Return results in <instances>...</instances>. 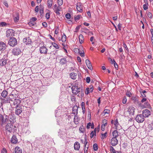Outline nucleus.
<instances>
[{
  "label": "nucleus",
  "mask_w": 153,
  "mask_h": 153,
  "mask_svg": "<svg viewBox=\"0 0 153 153\" xmlns=\"http://www.w3.org/2000/svg\"><path fill=\"white\" fill-rule=\"evenodd\" d=\"M71 90L73 94L76 95L81 92V96H82L84 95L83 91H82V89L78 87V86L76 85H73L71 88Z\"/></svg>",
  "instance_id": "nucleus-1"
},
{
  "label": "nucleus",
  "mask_w": 153,
  "mask_h": 153,
  "mask_svg": "<svg viewBox=\"0 0 153 153\" xmlns=\"http://www.w3.org/2000/svg\"><path fill=\"white\" fill-rule=\"evenodd\" d=\"M15 128H16L15 126L10 123L7 124L6 126V129L10 133L14 132Z\"/></svg>",
  "instance_id": "nucleus-2"
},
{
  "label": "nucleus",
  "mask_w": 153,
  "mask_h": 153,
  "mask_svg": "<svg viewBox=\"0 0 153 153\" xmlns=\"http://www.w3.org/2000/svg\"><path fill=\"white\" fill-rule=\"evenodd\" d=\"M17 43L16 39L14 37L11 38L9 41L8 44L11 46L13 47Z\"/></svg>",
  "instance_id": "nucleus-3"
},
{
  "label": "nucleus",
  "mask_w": 153,
  "mask_h": 153,
  "mask_svg": "<svg viewBox=\"0 0 153 153\" xmlns=\"http://www.w3.org/2000/svg\"><path fill=\"white\" fill-rule=\"evenodd\" d=\"M135 120L139 123H142L144 120V117L141 114L137 115L135 118Z\"/></svg>",
  "instance_id": "nucleus-4"
},
{
  "label": "nucleus",
  "mask_w": 153,
  "mask_h": 153,
  "mask_svg": "<svg viewBox=\"0 0 153 153\" xmlns=\"http://www.w3.org/2000/svg\"><path fill=\"white\" fill-rule=\"evenodd\" d=\"M7 59L6 57H3L0 59V65L1 66H4L7 64Z\"/></svg>",
  "instance_id": "nucleus-5"
},
{
  "label": "nucleus",
  "mask_w": 153,
  "mask_h": 153,
  "mask_svg": "<svg viewBox=\"0 0 153 153\" xmlns=\"http://www.w3.org/2000/svg\"><path fill=\"white\" fill-rule=\"evenodd\" d=\"M23 106L16 107L15 114L17 115H19L22 111V107Z\"/></svg>",
  "instance_id": "nucleus-6"
},
{
  "label": "nucleus",
  "mask_w": 153,
  "mask_h": 153,
  "mask_svg": "<svg viewBox=\"0 0 153 153\" xmlns=\"http://www.w3.org/2000/svg\"><path fill=\"white\" fill-rule=\"evenodd\" d=\"M60 6H57V4H55L53 7L54 11L58 14L59 13V11L61 10V7Z\"/></svg>",
  "instance_id": "nucleus-7"
},
{
  "label": "nucleus",
  "mask_w": 153,
  "mask_h": 153,
  "mask_svg": "<svg viewBox=\"0 0 153 153\" xmlns=\"http://www.w3.org/2000/svg\"><path fill=\"white\" fill-rule=\"evenodd\" d=\"M151 114L149 111L147 109L144 110L143 111V115L144 117H148Z\"/></svg>",
  "instance_id": "nucleus-8"
},
{
  "label": "nucleus",
  "mask_w": 153,
  "mask_h": 153,
  "mask_svg": "<svg viewBox=\"0 0 153 153\" xmlns=\"http://www.w3.org/2000/svg\"><path fill=\"white\" fill-rule=\"evenodd\" d=\"M110 143L113 146H115L118 144V141L117 138L112 137L111 139Z\"/></svg>",
  "instance_id": "nucleus-9"
},
{
  "label": "nucleus",
  "mask_w": 153,
  "mask_h": 153,
  "mask_svg": "<svg viewBox=\"0 0 153 153\" xmlns=\"http://www.w3.org/2000/svg\"><path fill=\"white\" fill-rule=\"evenodd\" d=\"M21 52V50L20 49L18 48H14L12 51L13 53L16 55H19Z\"/></svg>",
  "instance_id": "nucleus-10"
},
{
  "label": "nucleus",
  "mask_w": 153,
  "mask_h": 153,
  "mask_svg": "<svg viewBox=\"0 0 153 153\" xmlns=\"http://www.w3.org/2000/svg\"><path fill=\"white\" fill-rule=\"evenodd\" d=\"M14 33V31L11 29H8L6 31V36L7 37H10Z\"/></svg>",
  "instance_id": "nucleus-11"
},
{
  "label": "nucleus",
  "mask_w": 153,
  "mask_h": 153,
  "mask_svg": "<svg viewBox=\"0 0 153 153\" xmlns=\"http://www.w3.org/2000/svg\"><path fill=\"white\" fill-rule=\"evenodd\" d=\"M39 51L40 53L41 54H46L47 52L48 49L45 47L43 46L40 48Z\"/></svg>",
  "instance_id": "nucleus-12"
},
{
  "label": "nucleus",
  "mask_w": 153,
  "mask_h": 153,
  "mask_svg": "<svg viewBox=\"0 0 153 153\" xmlns=\"http://www.w3.org/2000/svg\"><path fill=\"white\" fill-rule=\"evenodd\" d=\"M134 109L135 108L134 107L132 106L129 107L128 109V112L130 115L134 114Z\"/></svg>",
  "instance_id": "nucleus-13"
},
{
  "label": "nucleus",
  "mask_w": 153,
  "mask_h": 153,
  "mask_svg": "<svg viewBox=\"0 0 153 153\" xmlns=\"http://www.w3.org/2000/svg\"><path fill=\"white\" fill-rule=\"evenodd\" d=\"M76 8L78 11L79 12H82L83 10V7L80 3H78L76 5Z\"/></svg>",
  "instance_id": "nucleus-14"
},
{
  "label": "nucleus",
  "mask_w": 153,
  "mask_h": 153,
  "mask_svg": "<svg viewBox=\"0 0 153 153\" xmlns=\"http://www.w3.org/2000/svg\"><path fill=\"white\" fill-rule=\"evenodd\" d=\"M93 89V86H89V87L87 88L86 89L85 91V94H88L90 93V92H92Z\"/></svg>",
  "instance_id": "nucleus-15"
},
{
  "label": "nucleus",
  "mask_w": 153,
  "mask_h": 153,
  "mask_svg": "<svg viewBox=\"0 0 153 153\" xmlns=\"http://www.w3.org/2000/svg\"><path fill=\"white\" fill-rule=\"evenodd\" d=\"M85 63L88 68L90 70H92V67L90 61L87 59L85 60Z\"/></svg>",
  "instance_id": "nucleus-16"
},
{
  "label": "nucleus",
  "mask_w": 153,
  "mask_h": 153,
  "mask_svg": "<svg viewBox=\"0 0 153 153\" xmlns=\"http://www.w3.org/2000/svg\"><path fill=\"white\" fill-rule=\"evenodd\" d=\"M6 45L2 42H0V51H3L5 49Z\"/></svg>",
  "instance_id": "nucleus-17"
},
{
  "label": "nucleus",
  "mask_w": 153,
  "mask_h": 153,
  "mask_svg": "<svg viewBox=\"0 0 153 153\" xmlns=\"http://www.w3.org/2000/svg\"><path fill=\"white\" fill-rule=\"evenodd\" d=\"M78 107L77 106H74L73 107V114L77 115L78 113Z\"/></svg>",
  "instance_id": "nucleus-18"
},
{
  "label": "nucleus",
  "mask_w": 153,
  "mask_h": 153,
  "mask_svg": "<svg viewBox=\"0 0 153 153\" xmlns=\"http://www.w3.org/2000/svg\"><path fill=\"white\" fill-rule=\"evenodd\" d=\"M23 41L24 42L26 45L30 44L31 42V40L29 38H24Z\"/></svg>",
  "instance_id": "nucleus-19"
},
{
  "label": "nucleus",
  "mask_w": 153,
  "mask_h": 153,
  "mask_svg": "<svg viewBox=\"0 0 153 153\" xmlns=\"http://www.w3.org/2000/svg\"><path fill=\"white\" fill-rule=\"evenodd\" d=\"M11 142L12 143L16 144L17 142V139L16 136L15 135H13L11 139Z\"/></svg>",
  "instance_id": "nucleus-20"
},
{
  "label": "nucleus",
  "mask_w": 153,
  "mask_h": 153,
  "mask_svg": "<svg viewBox=\"0 0 153 153\" xmlns=\"http://www.w3.org/2000/svg\"><path fill=\"white\" fill-rule=\"evenodd\" d=\"M80 147L79 143L78 142H76L74 144V149L75 150H78Z\"/></svg>",
  "instance_id": "nucleus-21"
},
{
  "label": "nucleus",
  "mask_w": 153,
  "mask_h": 153,
  "mask_svg": "<svg viewBox=\"0 0 153 153\" xmlns=\"http://www.w3.org/2000/svg\"><path fill=\"white\" fill-rule=\"evenodd\" d=\"M21 102V100L19 99H15L14 100L13 102V104L16 105V107H19L18 105H19Z\"/></svg>",
  "instance_id": "nucleus-22"
},
{
  "label": "nucleus",
  "mask_w": 153,
  "mask_h": 153,
  "mask_svg": "<svg viewBox=\"0 0 153 153\" xmlns=\"http://www.w3.org/2000/svg\"><path fill=\"white\" fill-rule=\"evenodd\" d=\"M15 153H22V149L19 147H16L15 149Z\"/></svg>",
  "instance_id": "nucleus-23"
},
{
  "label": "nucleus",
  "mask_w": 153,
  "mask_h": 153,
  "mask_svg": "<svg viewBox=\"0 0 153 153\" xmlns=\"http://www.w3.org/2000/svg\"><path fill=\"white\" fill-rule=\"evenodd\" d=\"M74 122L76 124H78L79 123V118H78L77 116L75 115L74 118Z\"/></svg>",
  "instance_id": "nucleus-24"
},
{
  "label": "nucleus",
  "mask_w": 153,
  "mask_h": 153,
  "mask_svg": "<svg viewBox=\"0 0 153 153\" xmlns=\"http://www.w3.org/2000/svg\"><path fill=\"white\" fill-rule=\"evenodd\" d=\"M70 76L71 79H76L77 74L74 73H71L70 74Z\"/></svg>",
  "instance_id": "nucleus-25"
},
{
  "label": "nucleus",
  "mask_w": 153,
  "mask_h": 153,
  "mask_svg": "<svg viewBox=\"0 0 153 153\" xmlns=\"http://www.w3.org/2000/svg\"><path fill=\"white\" fill-rule=\"evenodd\" d=\"M114 127H115L116 129H117L118 128H119V124L118 122V121L117 119H116L115 121L114 122Z\"/></svg>",
  "instance_id": "nucleus-26"
},
{
  "label": "nucleus",
  "mask_w": 153,
  "mask_h": 153,
  "mask_svg": "<svg viewBox=\"0 0 153 153\" xmlns=\"http://www.w3.org/2000/svg\"><path fill=\"white\" fill-rule=\"evenodd\" d=\"M113 137L117 138L118 136V132L117 130L114 131L112 132Z\"/></svg>",
  "instance_id": "nucleus-27"
},
{
  "label": "nucleus",
  "mask_w": 153,
  "mask_h": 153,
  "mask_svg": "<svg viewBox=\"0 0 153 153\" xmlns=\"http://www.w3.org/2000/svg\"><path fill=\"white\" fill-rule=\"evenodd\" d=\"M96 128H95L94 129V131H92L91 132L90 137L91 138H93L94 136L96 135Z\"/></svg>",
  "instance_id": "nucleus-28"
},
{
  "label": "nucleus",
  "mask_w": 153,
  "mask_h": 153,
  "mask_svg": "<svg viewBox=\"0 0 153 153\" xmlns=\"http://www.w3.org/2000/svg\"><path fill=\"white\" fill-rule=\"evenodd\" d=\"M53 0H48V8H51L52 6Z\"/></svg>",
  "instance_id": "nucleus-29"
},
{
  "label": "nucleus",
  "mask_w": 153,
  "mask_h": 153,
  "mask_svg": "<svg viewBox=\"0 0 153 153\" xmlns=\"http://www.w3.org/2000/svg\"><path fill=\"white\" fill-rule=\"evenodd\" d=\"M7 92L6 90L3 91L1 93V95L4 98H5L7 96Z\"/></svg>",
  "instance_id": "nucleus-30"
},
{
  "label": "nucleus",
  "mask_w": 153,
  "mask_h": 153,
  "mask_svg": "<svg viewBox=\"0 0 153 153\" xmlns=\"http://www.w3.org/2000/svg\"><path fill=\"white\" fill-rule=\"evenodd\" d=\"M67 62L66 59L65 58H63L60 59V63L62 65L65 64Z\"/></svg>",
  "instance_id": "nucleus-31"
},
{
  "label": "nucleus",
  "mask_w": 153,
  "mask_h": 153,
  "mask_svg": "<svg viewBox=\"0 0 153 153\" xmlns=\"http://www.w3.org/2000/svg\"><path fill=\"white\" fill-rule=\"evenodd\" d=\"M79 39L80 43H82L83 42L84 40L83 36V35L82 34H80L79 36Z\"/></svg>",
  "instance_id": "nucleus-32"
},
{
  "label": "nucleus",
  "mask_w": 153,
  "mask_h": 153,
  "mask_svg": "<svg viewBox=\"0 0 153 153\" xmlns=\"http://www.w3.org/2000/svg\"><path fill=\"white\" fill-rule=\"evenodd\" d=\"M150 107V104L147 101H146L145 102H144L143 107L144 108H148Z\"/></svg>",
  "instance_id": "nucleus-33"
},
{
  "label": "nucleus",
  "mask_w": 153,
  "mask_h": 153,
  "mask_svg": "<svg viewBox=\"0 0 153 153\" xmlns=\"http://www.w3.org/2000/svg\"><path fill=\"white\" fill-rule=\"evenodd\" d=\"M8 25L5 22H1L0 23V27H6Z\"/></svg>",
  "instance_id": "nucleus-34"
},
{
  "label": "nucleus",
  "mask_w": 153,
  "mask_h": 153,
  "mask_svg": "<svg viewBox=\"0 0 153 153\" xmlns=\"http://www.w3.org/2000/svg\"><path fill=\"white\" fill-rule=\"evenodd\" d=\"M131 100H133L134 103H137L138 102L137 97H131Z\"/></svg>",
  "instance_id": "nucleus-35"
},
{
  "label": "nucleus",
  "mask_w": 153,
  "mask_h": 153,
  "mask_svg": "<svg viewBox=\"0 0 153 153\" xmlns=\"http://www.w3.org/2000/svg\"><path fill=\"white\" fill-rule=\"evenodd\" d=\"M107 132H105V133L103 134H102L101 138L102 139H104L106 138L107 137Z\"/></svg>",
  "instance_id": "nucleus-36"
},
{
  "label": "nucleus",
  "mask_w": 153,
  "mask_h": 153,
  "mask_svg": "<svg viewBox=\"0 0 153 153\" xmlns=\"http://www.w3.org/2000/svg\"><path fill=\"white\" fill-rule=\"evenodd\" d=\"M66 35L65 33H63L62 37V42H65L66 40Z\"/></svg>",
  "instance_id": "nucleus-37"
},
{
  "label": "nucleus",
  "mask_w": 153,
  "mask_h": 153,
  "mask_svg": "<svg viewBox=\"0 0 153 153\" xmlns=\"http://www.w3.org/2000/svg\"><path fill=\"white\" fill-rule=\"evenodd\" d=\"M110 150L111 153H116V150L113 147L111 146L110 148Z\"/></svg>",
  "instance_id": "nucleus-38"
},
{
  "label": "nucleus",
  "mask_w": 153,
  "mask_h": 153,
  "mask_svg": "<svg viewBox=\"0 0 153 153\" xmlns=\"http://www.w3.org/2000/svg\"><path fill=\"white\" fill-rule=\"evenodd\" d=\"M39 12L41 15H42L44 12V9L43 7L41 6L39 8Z\"/></svg>",
  "instance_id": "nucleus-39"
},
{
  "label": "nucleus",
  "mask_w": 153,
  "mask_h": 153,
  "mask_svg": "<svg viewBox=\"0 0 153 153\" xmlns=\"http://www.w3.org/2000/svg\"><path fill=\"white\" fill-rule=\"evenodd\" d=\"M94 149L95 151H97L98 149V146L97 144L95 143L93 145Z\"/></svg>",
  "instance_id": "nucleus-40"
},
{
  "label": "nucleus",
  "mask_w": 153,
  "mask_h": 153,
  "mask_svg": "<svg viewBox=\"0 0 153 153\" xmlns=\"http://www.w3.org/2000/svg\"><path fill=\"white\" fill-rule=\"evenodd\" d=\"M110 112V111L108 109H105L103 111V113L104 114H108Z\"/></svg>",
  "instance_id": "nucleus-41"
},
{
  "label": "nucleus",
  "mask_w": 153,
  "mask_h": 153,
  "mask_svg": "<svg viewBox=\"0 0 153 153\" xmlns=\"http://www.w3.org/2000/svg\"><path fill=\"white\" fill-rule=\"evenodd\" d=\"M107 125V120L105 119H104L102 121V125L105 126Z\"/></svg>",
  "instance_id": "nucleus-42"
},
{
  "label": "nucleus",
  "mask_w": 153,
  "mask_h": 153,
  "mask_svg": "<svg viewBox=\"0 0 153 153\" xmlns=\"http://www.w3.org/2000/svg\"><path fill=\"white\" fill-rule=\"evenodd\" d=\"M81 17V15H78L77 16L74 17V19L76 21L77 20H78Z\"/></svg>",
  "instance_id": "nucleus-43"
},
{
  "label": "nucleus",
  "mask_w": 153,
  "mask_h": 153,
  "mask_svg": "<svg viewBox=\"0 0 153 153\" xmlns=\"http://www.w3.org/2000/svg\"><path fill=\"white\" fill-rule=\"evenodd\" d=\"M19 16L18 15H17L16 17H15L14 18V20L15 22H17L19 20Z\"/></svg>",
  "instance_id": "nucleus-44"
},
{
  "label": "nucleus",
  "mask_w": 153,
  "mask_h": 153,
  "mask_svg": "<svg viewBox=\"0 0 153 153\" xmlns=\"http://www.w3.org/2000/svg\"><path fill=\"white\" fill-rule=\"evenodd\" d=\"M57 2L59 6L62 5L63 4V0H57Z\"/></svg>",
  "instance_id": "nucleus-45"
},
{
  "label": "nucleus",
  "mask_w": 153,
  "mask_h": 153,
  "mask_svg": "<svg viewBox=\"0 0 153 153\" xmlns=\"http://www.w3.org/2000/svg\"><path fill=\"white\" fill-rule=\"evenodd\" d=\"M143 9L145 10H146L148 8V4H145L143 5Z\"/></svg>",
  "instance_id": "nucleus-46"
},
{
  "label": "nucleus",
  "mask_w": 153,
  "mask_h": 153,
  "mask_svg": "<svg viewBox=\"0 0 153 153\" xmlns=\"http://www.w3.org/2000/svg\"><path fill=\"white\" fill-rule=\"evenodd\" d=\"M53 45L56 49H59V46L55 43L53 44Z\"/></svg>",
  "instance_id": "nucleus-47"
},
{
  "label": "nucleus",
  "mask_w": 153,
  "mask_h": 153,
  "mask_svg": "<svg viewBox=\"0 0 153 153\" xmlns=\"http://www.w3.org/2000/svg\"><path fill=\"white\" fill-rule=\"evenodd\" d=\"M127 102V99L126 97L125 96H124L123 97V104H126Z\"/></svg>",
  "instance_id": "nucleus-48"
},
{
  "label": "nucleus",
  "mask_w": 153,
  "mask_h": 153,
  "mask_svg": "<svg viewBox=\"0 0 153 153\" xmlns=\"http://www.w3.org/2000/svg\"><path fill=\"white\" fill-rule=\"evenodd\" d=\"M113 63L114 64V65L115 68L116 69H117V68L118 67L117 64V63H116V62H115V61L114 59H113Z\"/></svg>",
  "instance_id": "nucleus-49"
},
{
  "label": "nucleus",
  "mask_w": 153,
  "mask_h": 153,
  "mask_svg": "<svg viewBox=\"0 0 153 153\" xmlns=\"http://www.w3.org/2000/svg\"><path fill=\"white\" fill-rule=\"evenodd\" d=\"M151 33L152 35V37L151 38V41L153 43V29H152L150 30Z\"/></svg>",
  "instance_id": "nucleus-50"
},
{
  "label": "nucleus",
  "mask_w": 153,
  "mask_h": 153,
  "mask_svg": "<svg viewBox=\"0 0 153 153\" xmlns=\"http://www.w3.org/2000/svg\"><path fill=\"white\" fill-rule=\"evenodd\" d=\"M74 51L76 53H79L80 51V49L75 48L74 49Z\"/></svg>",
  "instance_id": "nucleus-51"
},
{
  "label": "nucleus",
  "mask_w": 153,
  "mask_h": 153,
  "mask_svg": "<svg viewBox=\"0 0 153 153\" xmlns=\"http://www.w3.org/2000/svg\"><path fill=\"white\" fill-rule=\"evenodd\" d=\"M50 14L49 13H47L46 14L45 17L47 19H48L50 18Z\"/></svg>",
  "instance_id": "nucleus-52"
},
{
  "label": "nucleus",
  "mask_w": 153,
  "mask_h": 153,
  "mask_svg": "<svg viewBox=\"0 0 153 153\" xmlns=\"http://www.w3.org/2000/svg\"><path fill=\"white\" fill-rule=\"evenodd\" d=\"M35 22H32V21H30L28 23V24L30 26H34L35 25Z\"/></svg>",
  "instance_id": "nucleus-53"
},
{
  "label": "nucleus",
  "mask_w": 153,
  "mask_h": 153,
  "mask_svg": "<svg viewBox=\"0 0 153 153\" xmlns=\"http://www.w3.org/2000/svg\"><path fill=\"white\" fill-rule=\"evenodd\" d=\"M65 17L68 19H70L71 18V15L70 13H68L65 15Z\"/></svg>",
  "instance_id": "nucleus-54"
},
{
  "label": "nucleus",
  "mask_w": 153,
  "mask_h": 153,
  "mask_svg": "<svg viewBox=\"0 0 153 153\" xmlns=\"http://www.w3.org/2000/svg\"><path fill=\"white\" fill-rule=\"evenodd\" d=\"M92 126V124L91 123H89L87 124L86 127L87 128H90V127L91 126Z\"/></svg>",
  "instance_id": "nucleus-55"
},
{
  "label": "nucleus",
  "mask_w": 153,
  "mask_h": 153,
  "mask_svg": "<svg viewBox=\"0 0 153 153\" xmlns=\"http://www.w3.org/2000/svg\"><path fill=\"white\" fill-rule=\"evenodd\" d=\"M126 95L128 97H130L131 96V94L129 91H127L126 93Z\"/></svg>",
  "instance_id": "nucleus-56"
},
{
  "label": "nucleus",
  "mask_w": 153,
  "mask_h": 153,
  "mask_svg": "<svg viewBox=\"0 0 153 153\" xmlns=\"http://www.w3.org/2000/svg\"><path fill=\"white\" fill-rule=\"evenodd\" d=\"M8 121V119L7 118H5L4 119H3V120H2V123H4L6 122H7Z\"/></svg>",
  "instance_id": "nucleus-57"
},
{
  "label": "nucleus",
  "mask_w": 153,
  "mask_h": 153,
  "mask_svg": "<svg viewBox=\"0 0 153 153\" xmlns=\"http://www.w3.org/2000/svg\"><path fill=\"white\" fill-rule=\"evenodd\" d=\"M39 10V6H37L35 9V11L36 13H38Z\"/></svg>",
  "instance_id": "nucleus-58"
},
{
  "label": "nucleus",
  "mask_w": 153,
  "mask_h": 153,
  "mask_svg": "<svg viewBox=\"0 0 153 153\" xmlns=\"http://www.w3.org/2000/svg\"><path fill=\"white\" fill-rule=\"evenodd\" d=\"M148 16L149 18H152V14L150 12H149L148 13Z\"/></svg>",
  "instance_id": "nucleus-59"
},
{
  "label": "nucleus",
  "mask_w": 153,
  "mask_h": 153,
  "mask_svg": "<svg viewBox=\"0 0 153 153\" xmlns=\"http://www.w3.org/2000/svg\"><path fill=\"white\" fill-rule=\"evenodd\" d=\"M147 101V99L146 98L143 97V99L141 100V102L142 103L145 102Z\"/></svg>",
  "instance_id": "nucleus-60"
},
{
  "label": "nucleus",
  "mask_w": 153,
  "mask_h": 153,
  "mask_svg": "<svg viewBox=\"0 0 153 153\" xmlns=\"http://www.w3.org/2000/svg\"><path fill=\"white\" fill-rule=\"evenodd\" d=\"M86 82L89 83L90 82V78L89 77H88L86 78Z\"/></svg>",
  "instance_id": "nucleus-61"
},
{
  "label": "nucleus",
  "mask_w": 153,
  "mask_h": 153,
  "mask_svg": "<svg viewBox=\"0 0 153 153\" xmlns=\"http://www.w3.org/2000/svg\"><path fill=\"white\" fill-rule=\"evenodd\" d=\"M79 53L80 54V55L82 56V57H83L84 56H85V53H84V52L82 53V52H79Z\"/></svg>",
  "instance_id": "nucleus-62"
},
{
  "label": "nucleus",
  "mask_w": 153,
  "mask_h": 153,
  "mask_svg": "<svg viewBox=\"0 0 153 153\" xmlns=\"http://www.w3.org/2000/svg\"><path fill=\"white\" fill-rule=\"evenodd\" d=\"M7 150L5 149L4 148L1 150V153H7Z\"/></svg>",
  "instance_id": "nucleus-63"
},
{
  "label": "nucleus",
  "mask_w": 153,
  "mask_h": 153,
  "mask_svg": "<svg viewBox=\"0 0 153 153\" xmlns=\"http://www.w3.org/2000/svg\"><path fill=\"white\" fill-rule=\"evenodd\" d=\"M149 128H150V126H151V128H150V129L151 130H153V123H152L151 124H150L149 126Z\"/></svg>",
  "instance_id": "nucleus-64"
}]
</instances>
